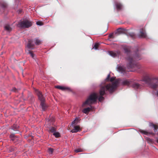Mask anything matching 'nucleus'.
Here are the masks:
<instances>
[{"instance_id": "21", "label": "nucleus", "mask_w": 158, "mask_h": 158, "mask_svg": "<svg viewBox=\"0 0 158 158\" xmlns=\"http://www.w3.org/2000/svg\"><path fill=\"white\" fill-rule=\"evenodd\" d=\"M91 110V107H87L84 109L82 110V112L85 114H86L88 113Z\"/></svg>"}, {"instance_id": "38", "label": "nucleus", "mask_w": 158, "mask_h": 158, "mask_svg": "<svg viewBox=\"0 0 158 158\" xmlns=\"http://www.w3.org/2000/svg\"><path fill=\"white\" fill-rule=\"evenodd\" d=\"M12 90L13 91L16 92L17 89L15 88H13L12 89Z\"/></svg>"}, {"instance_id": "42", "label": "nucleus", "mask_w": 158, "mask_h": 158, "mask_svg": "<svg viewBox=\"0 0 158 158\" xmlns=\"http://www.w3.org/2000/svg\"><path fill=\"white\" fill-rule=\"evenodd\" d=\"M130 71H133L132 70H130Z\"/></svg>"}, {"instance_id": "11", "label": "nucleus", "mask_w": 158, "mask_h": 158, "mask_svg": "<svg viewBox=\"0 0 158 158\" xmlns=\"http://www.w3.org/2000/svg\"><path fill=\"white\" fill-rule=\"evenodd\" d=\"M139 37L140 38H145L147 35L145 30L143 29H140L139 33L138 35Z\"/></svg>"}, {"instance_id": "15", "label": "nucleus", "mask_w": 158, "mask_h": 158, "mask_svg": "<svg viewBox=\"0 0 158 158\" xmlns=\"http://www.w3.org/2000/svg\"><path fill=\"white\" fill-rule=\"evenodd\" d=\"M117 70L121 73L124 74L126 72V70L123 67L118 65L117 67Z\"/></svg>"}, {"instance_id": "34", "label": "nucleus", "mask_w": 158, "mask_h": 158, "mask_svg": "<svg viewBox=\"0 0 158 158\" xmlns=\"http://www.w3.org/2000/svg\"><path fill=\"white\" fill-rule=\"evenodd\" d=\"M110 74H109L107 75V76L106 79V81H109V79H110Z\"/></svg>"}, {"instance_id": "25", "label": "nucleus", "mask_w": 158, "mask_h": 158, "mask_svg": "<svg viewBox=\"0 0 158 158\" xmlns=\"http://www.w3.org/2000/svg\"><path fill=\"white\" fill-rule=\"evenodd\" d=\"M99 44V43H95L94 45V47H93V48H94L95 50L98 49Z\"/></svg>"}, {"instance_id": "20", "label": "nucleus", "mask_w": 158, "mask_h": 158, "mask_svg": "<svg viewBox=\"0 0 158 158\" xmlns=\"http://www.w3.org/2000/svg\"><path fill=\"white\" fill-rule=\"evenodd\" d=\"M149 126L152 127L154 128V130L155 132H156V130L158 128V126L152 123H150Z\"/></svg>"}, {"instance_id": "10", "label": "nucleus", "mask_w": 158, "mask_h": 158, "mask_svg": "<svg viewBox=\"0 0 158 158\" xmlns=\"http://www.w3.org/2000/svg\"><path fill=\"white\" fill-rule=\"evenodd\" d=\"M131 86L132 88L136 89H140L143 87L142 85L136 82L133 83L132 82Z\"/></svg>"}, {"instance_id": "36", "label": "nucleus", "mask_w": 158, "mask_h": 158, "mask_svg": "<svg viewBox=\"0 0 158 158\" xmlns=\"http://www.w3.org/2000/svg\"><path fill=\"white\" fill-rule=\"evenodd\" d=\"M116 77H112L110 79V81L111 82H112L114 81Z\"/></svg>"}, {"instance_id": "18", "label": "nucleus", "mask_w": 158, "mask_h": 158, "mask_svg": "<svg viewBox=\"0 0 158 158\" xmlns=\"http://www.w3.org/2000/svg\"><path fill=\"white\" fill-rule=\"evenodd\" d=\"M45 101L41 102L40 106L43 110L44 111L47 108V106L44 103Z\"/></svg>"}, {"instance_id": "7", "label": "nucleus", "mask_w": 158, "mask_h": 158, "mask_svg": "<svg viewBox=\"0 0 158 158\" xmlns=\"http://www.w3.org/2000/svg\"><path fill=\"white\" fill-rule=\"evenodd\" d=\"M109 54L114 57L118 56L121 54V52L119 50L116 51H109L108 52Z\"/></svg>"}, {"instance_id": "37", "label": "nucleus", "mask_w": 158, "mask_h": 158, "mask_svg": "<svg viewBox=\"0 0 158 158\" xmlns=\"http://www.w3.org/2000/svg\"><path fill=\"white\" fill-rule=\"evenodd\" d=\"M130 35L132 37H135V35L133 33H131L130 34Z\"/></svg>"}, {"instance_id": "22", "label": "nucleus", "mask_w": 158, "mask_h": 158, "mask_svg": "<svg viewBox=\"0 0 158 158\" xmlns=\"http://www.w3.org/2000/svg\"><path fill=\"white\" fill-rule=\"evenodd\" d=\"M79 121V118H76L72 122V125H76L78 123Z\"/></svg>"}, {"instance_id": "8", "label": "nucleus", "mask_w": 158, "mask_h": 158, "mask_svg": "<svg viewBox=\"0 0 158 158\" xmlns=\"http://www.w3.org/2000/svg\"><path fill=\"white\" fill-rule=\"evenodd\" d=\"M121 83L122 85L131 87V85L132 84V81L128 79H125L123 80Z\"/></svg>"}, {"instance_id": "5", "label": "nucleus", "mask_w": 158, "mask_h": 158, "mask_svg": "<svg viewBox=\"0 0 158 158\" xmlns=\"http://www.w3.org/2000/svg\"><path fill=\"white\" fill-rule=\"evenodd\" d=\"M31 21L28 19L21 21L18 23L17 26L18 27L22 28H28L32 25Z\"/></svg>"}, {"instance_id": "43", "label": "nucleus", "mask_w": 158, "mask_h": 158, "mask_svg": "<svg viewBox=\"0 0 158 158\" xmlns=\"http://www.w3.org/2000/svg\"><path fill=\"white\" fill-rule=\"evenodd\" d=\"M157 135H158V133H157Z\"/></svg>"}, {"instance_id": "14", "label": "nucleus", "mask_w": 158, "mask_h": 158, "mask_svg": "<svg viewBox=\"0 0 158 158\" xmlns=\"http://www.w3.org/2000/svg\"><path fill=\"white\" fill-rule=\"evenodd\" d=\"M55 87L62 91H69L70 90V89L68 87L60 85L56 86H55Z\"/></svg>"}, {"instance_id": "35", "label": "nucleus", "mask_w": 158, "mask_h": 158, "mask_svg": "<svg viewBox=\"0 0 158 158\" xmlns=\"http://www.w3.org/2000/svg\"><path fill=\"white\" fill-rule=\"evenodd\" d=\"M109 37L110 38H114V37H113V33H111V34H110L109 35Z\"/></svg>"}, {"instance_id": "12", "label": "nucleus", "mask_w": 158, "mask_h": 158, "mask_svg": "<svg viewBox=\"0 0 158 158\" xmlns=\"http://www.w3.org/2000/svg\"><path fill=\"white\" fill-rule=\"evenodd\" d=\"M115 5L118 11L121 10L123 7L122 5L120 2L117 1L114 2Z\"/></svg>"}, {"instance_id": "1", "label": "nucleus", "mask_w": 158, "mask_h": 158, "mask_svg": "<svg viewBox=\"0 0 158 158\" xmlns=\"http://www.w3.org/2000/svg\"><path fill=\"white\" fill-rule=\"evenodd\" d=\"M124 53L126 54L127 56L126 59L128 62L127 64V67L129 69L135 68L139 69V65L135 63V60H138L141 59V56L138 53H136L135 55H133L132 54L131 47L130 46H125L123 47Z\"/></svg>"}, {"instance_id": "6", "label": "nucleus", "mask_w": 158, "mask_h": 158, "mask_svg": "<svg viewBox=\"0 0 158 158\" xmlns=\"http://www.w3.org/2000/svg\"><path fill=\"white\" fill-rule=\"evenodd\" d=\"M11 140L14 143L18 144L20 141V139L18 137L15 135L14 134H11L10 135Z\"/></svg>"}, {"instance_id": "23", "label": "nucleus", "mask_w": 158, "mask_h": 158, "mask_svg": "<svg viewBox=\"0 0 158 158\" xmlns=\"http://www.w3.org/2000/svg\"><path fill=\"white\" fill-rule=\"evenodd\" d=\"M5 30L8 31H10L11 30V28L10 27V26L6 25L5 27Z\"/></svg>"}, {"instance_id": "29", "label": "nucleus", "mask_w": 158, "mask_h": 158, "mask_svg": "<svg viewBox=\"0 0 158 158\" xmlns=\"http://www.w3.org/2000/svg\"><path fill=\"white\" fill-rule=\"evenodd\" d=\"M53 149L51 148H50L48 149V152L50 154H52L53 153Z\"/></svg>"}, {"instance_id": "32", "label": "nucleus", "mask_w": 158, "mask_h": 158, "mask_svg": "<svg viewBox=\"0 0 158 158\" xmlns=\"http://www.w3.org/2000/svg\"><path fill=\"white\" fill-rule=\"evenodd\" d=\"M36 24L38 25L42 26L43 25V23L40 21H37L36 22Z\"/></svg>"}, {"instance_id": "16", "label": "nucleus", "mask_w": 158, "mask_h": 158, "mask_svg": "<svg viewBox=\"0 0 158 158\" xmlns=\"http://www.w3.org/2000/svg\"><path fill=\"white\" fill-rule=\"evenodd\" d=\"M81 129L80 127L78 126H74V128L71 130V132L72 133H77V132L81 131Z\"/></svg>"}, {"instance_id": "31", "label": "nucleus", "mask_w": 158, "mask_h": 158, "mask_svg": "<svg viewBox=\"0 0 158 158\" xmlns=\"http://www.w3.org/2000/svg\"><path fill=\"white\" fill-rule=\"evenodd\" d=\"M28 54H29L30 55V56L31 57L33 58L34 57V54L32 53V51H31L30 50H28Z\"/></svg>"}, {"instance_id": "40", "label": "nucleus", "mask_w": 158, "mask_h": 158, "mask_svg": "<svg viewBox=\"0 0 158 158\" xmlns=\"http://www.w3.org/2000/svg\"><path fill=\"white\" fill-rule=\"evenodd\" d=\"M148 141H152L151 139H150L149 138L148 139Z\"/></svg>"}, {"instance_id": "39", "label": "nucleus", "mask_w": 158, "mask_h": 158, "mask_svg": "<svg viewBox=\"0 0 158 158\" xmlns=\"http://www.w3.org/2000/svg\"><path fill=\"white\" fill-rule=\"evenodd\" d=\"M155 94L158 97V90L156 92Z\"/></svg>"}, {"instance_id": "33", "label": "nucleus", "mask_w": 158, "mask_h": 158, "mask_svg": "<svg viewBox=\"0 0 158 158\" xmlns=\"http://www.w3.org/2000/svg\"><path fill=\"white\" fill-rule=\"evenodd\" d=\"M1 7L3 9H5L6 7V5L5 4H2L1 5Z\"/></svg>"}, {"instance_id": "27", "label": "nucleus", "mask_w": 158, "mask_h": 158, "mask_svg": "<svg viewBox=\"0 0 158 158\" xmlns=\"http://www.w3.org/2000/svg\"><path fill=\"white\" fill-rule=\"evenodd\" d=\"M117 31L118 33H121L123 32L124 30L123 29L119 28L117 29Z\"/></svg>"}, {"instance_id": "41", "label": "nucleus", "mask_w": 158, "mask_h": 158, "mask_svg": "<svg viewBox=\"0 0 158 158\" xmlns=\"http://www.w3.org/2000/svg\"><path fill=\"white\" fill-rule=\"evenodd\" d=\"M156 141L157 142V143H158V138H157L156 139Z\"/></svg>"}, {"instance_id": "9", "label": "nucleus", "mask_w": 158, "mask_h": 158, "mask_svg": "<svg viewBox=\"0 0 158 158\" xmlns=\"http://www.w3.org/2000/svg\"><path fill=\"white\" fill-rule=\"evenodd\" d=\"M35 93L38 96L39 99L41 102L45 101V99L43 97L40 91L38 90H36Z\"/></svg>"}, {"instance_id": "19", "label": "nucleus", "mask_w": 158, "mask_h": 158, "mask_svg": "<svg viewBox=\"0 0 158 158\" xmlns=\"http://www.w3.org/2000/svg\"><path fill=\"white\" fill-rule=\"evenodd\" d=\"M35 44L36 45H39L41 43V40L38 38H36L34 39Z\"/></svg>"}, {"instance_id": "3", "label": "nucleus", "mask_w": 158, "mask_h": 158, "mask_svg": "<svg viewBox=\"0 0 158 158\" xmlns=\"http://www.w3.org/2000/svg\"><path fill=\"white\" fill-rule=\"evenodd\" d=\"M143 82V84L148 85L151 88L156 90L158 88V78L151 74H147L143 76L140 81Z\"/></svg>"}, {"instance_id": "13", "label": "nucleus", "mask_w": 158, "mask_h": 158, "mask_svg": "<svg viewBox=\"0 0 158 158\" xmlns=\"http://www.w3.org/2000/svg\"><path fill=\"white\" fill-rule=\"evenodd\" d=\"M34 46L35 44L33 43V40H29L28 43L27 45V48L29 49H33Z\"/></svg>"}, {"instance_id": "26", "label": "nucleus", "mask_w": 158, "mask_h": 158, "mask_svg": "<svg viewBox=\"0 0 158 158\" xmlns=\"http://www.w3.org/2000/svg\"><path fill=\"white\" fill-rule=\"evenodd\" d=\"M56 130L54 127H52L49 129V131L52 133H54L56 131Z\"/></svg>"}, {"instance_id": "30", "label": "nucleus", "mask_w": 158, "mask_h": 158, "mask_svg": "<svg viewBox=\"0 0 158 158\" xmlns=\"http://www.w3.org/2000/svg\"><path fill=\"white\" fill-rule=\"evenodd\" d=\"M83 150L81 148H78L75 150V152H83Z\"/></svg>"}, {"instance_id": "4", "label": "nucleus", "mask_w": 158, "mask_h": 158, "mask_svg": "<svg viewBox=\"0 0 158 158\" xmlns=\"http://www.w3.org/2000/svg\"><path fill=\"white\" fill-rule=\"evenodd\" d=\"M98 98V95L96 93L90 94L86 101L83 104V106H85L86 104L91 105L96 102Z\"/></svg>"}, {"instance_id": "28", "label": "nucleus", "mask_w": 158, "mask_h": 158, "mask_svg": "<svg viewBox=\"0 0 158 158\" xmlns=\"http://www.w3.org/2000/svg\"><path fill=\"white\" fill-rule=\"evenodd\" d=\"M18 127L19 126H18L15 124H14L12 127V129L14 130H15L16 129H17L18 128Z\"/></svg>"}, {"instance_id": "2", "label": "nucleus", "mask_w": 158, "mask_h": 158, "mask_svg": "<svg viewBox=\"0 0 158 158\" xmlns=\"http://www.w3.org/2000/svg\"><path fill=\"white\" fill-rule=\"evenodd\" d=\"M119 81V79L115 80L111 84L110 83L105 86H102L99 90V93L100 96L98 98L99 102H102L104 99V98L103 96L106 94V92L108 91L110 93H112L117 87Z\"/></svg>"}, {"instance_id": "17", "label": "nucleus", "mask_w": 158, "mask_h": 158, "mask_svg": "<svg viewBox=\"0 0 158 158\" xmlns=\"http://www.w3.org/2000/svg\"><path fill=\"white\" fill-rule=\"evenodd\" d=\"M140 132L146 135H148L149 134L152 135H154L155 134L152 132H148L143 130H141Z\"/></svg>"}, {"instance_id": "24", "label": "nucleus", "mask_w": 158, "mask_h": 158, "mask_svg": "<svg viewBox=\"0 0 158 158\" xmlns=\"http://www.w3.org/2000/svg\"><path fill=\"white\" fill-rule=\"evenodd\" d=\"M53 135L55 136L56 138H58L60 136V134L58 132H56V131L53 133Z\"/></svg>"}]
</instances>
